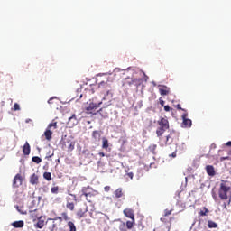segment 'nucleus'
Wrapping results in <instances>:
<instances>
[{"instance_id": "864d4df0", "label": "nucleus", "mask_w": 231, "mask_h": 231, "mask_svg": "<svg viewBox=\"0 0 231 231\" xmlns=\"http://www.w3.org/2000/svg\"><path fill=\"white\" fill-rule=\"evenodd\" d=\"M161 221H162V223H165V217H161Z\"/></svg>"}, {"instance_id": "6e6d98bb", "label": "nucleus", "mask_w": 231, "mask_h": 231, "mask_svg": "<svg viewBox=\"0 0 231 231\" xmlns=\"http://www.w3.org/2000/svg\"><path fill=\"white\" fill-rule=\"evenodd\" d=\"M22 214H26V212H22Z\"/></svg>"}, {"instance_id": "de8ad7c7", "label": "nucleus", "mask_w": 231, "mask_h": 231, "mask_svg": "<svg viewBox=\"0 0 231 231\" xmlns=\"http://www.w3.org/2000/svg\"><path fill=\"white\" fill-rule=\"evenodd\" d=\"M99 156H101V158H104V156H106V153H104V152H100Z\"/></svg>"}, {"instance_id": "f704fd0d", "label": "nucleus", "mask_w": 231, "mask_h": 231, "mask_svg": "<svg viewBox=\"0 0 231 231\" xmlns=\"http://www.w3.org/2000/svg\"><path fill=\"white\" fill-rule=\"evenodd\" d=\"M51 127H53L54 129H57V122H53V123L49 124L47 129L51 130Z\"/></svg>"}, {"instance_id": "3c124183", "label": "nucleus", "mask_w": 231, "mask_h": 231, "mask_svg": "<svg viewBox=\"0 0 231 231\" xmlns=\"http://www.w3.org/2000/svg\"><path fill=\"white\" fill-rule=\"evenodd\" d=\"M226 145H227V147H231V141L227 142Z\"/></svg>"}, {"instance_id": "ddd939ff", "label": "nucleus", "mask_w": 231, "mask_h": 231, "mask_svg": "<svg viewBox=\"0 0 231 231\" xmlns=\"http://www.w3.org/2000/svg\"><path fill=\"white\" fill-rule=\"evenodd\" d=\"M187 116H189L187 113H184L182 115V125H184V127H192V120L187 118Z\"/></svg>"}, {"instance_id": "9d476101", "label": "nucleus", "mask_w": 231, "mask_h": 231, "mask_svg": "<svg viewBox=\"0 0 231 231\" xmlns=\"http://www.w3.org/2000/svg\"><path fill=\"white\" fill-rule=\"evenodd\" d=\"M21 185H23V176L21 175V173H17L13 180V187H14V189H17L21 187Z\"/></svg>"}, {"instance_id": "58836bf2", "label": "nucleus", "mask_w": 231, "mask_h": 231, "mask_svg": "<svg viewBox=\"0 0 231 231\" xmlns=\"http://www.w3.org/2000/svg\"><path fill=\"white\" fill-rule=\"evenodd\" d=\"M171 110H172V108H171V106H169V105L164 106V111L169 112V111H171Z\"/></svg>"}, {"instance_id": "423d86ee", "label": "nucleus", "mask_w": 231, "mask_h": 231, "mask_svg": "<svg viewBox=\"0 0 231 231\" xmlns=\"http://www.w3.org/2000/svg\"><path fill=\"white\" fill-rule=\"evenodd\" d=\"M63 151H68V152H71L75 149V142L70 139H65L62 143Z\"/></svg>"}, {"instance_id": "0eeeda50", "label": "nucleus", "mask_w": 231, "mask_h": 231, "mask_svg": "<svg viewBox=\"0 0 231 231\" xmlns=\"http://www.w3.org/2000/svg\"><path fill=\"white\" fill-rule=\"evenodd\" d=\"M134 82H136V79H133L130 77L125 78V79H123L122 87L124 88V89H125V91H127V90H129L131 86H133V84H134Z\"/></svg>"}, {"instance_id": "5701e85b", "label": "nucleus", "mask_w": 231, "mask_h": 231, "mask_svg": "<svg viewBox=\"0 0 231 231\" xmlns=\"http://www.w3.org/2000/svg\"><path fill=\"white\" fill-rule=\"evenodd\" d=\"M115 197L116 199H120V198H124V189L122 188H119L117 189H116V191L114 192Z\"/></svg>"}, {"instance_id": "1a4fd4ad", "label": "nucleus", "mask_w": 231, "mask_h": 231, "mask_svg": "<svg viewBox=\"0 0 231 231\" xmlns=\"http://www.w3.org/2000/svg\"><path fill=\"white\" fill-rule=\"evenodd\" d=\"M119 230L120 231H127V230H131L133 228V226H134V224H133V222H128L126 221V224L125 222L122 221V220H119Z\"/></svg>"}, {"instance_id": "c756f323", "label": "nucleus", "mask_w": 231, "mask_h": 231, "mask_svg": "<svg viewBox=\"0 0 231 231\" xmlns=\"http://www.w3.org/2000/svg\"><path fill=\"white\" fill-rule=\"evenodd\" d=\"M43 178H44V180H47V181H51V173L45 171L43 173Z\"/></svg>"}, {"instance_id": "c9c22d12", "label": "nucleus", "mask_w": 231, "mask_h": 231, "mask_svg": "<svg viewBox=\"0 0 231 231\" xmlns=\"http://www.w3.org/2000/svg\"><path fill=\"white\" fill-rule=\"evenodd\" d=\"M53 152H48L47 153H46V156H45V158H46V160H50V158H52V156H53Z\"/></svg>"}, {"instance_id": "e433bc0d", "label": "nucleus", "mask_w": 231, "mask_h": 231, "mask_svg": "<svg viewBox=\"0 0 231 231\" xmlns=\"http://www.w3.org/2000/svg\"><path fill=\"white\" fill-rule=\"evenodd\" d=\"M14 111H19L21 109V106H19V104L15 103L14 105Z\"/></svg>"}, {"instance_id": "2eb2a0df", "label": "nucleus", "mask_w": 231, "mask_h": 231, "mask_svg": "<svg viewBox=\"0 0 231 231\" xmlns=\"http://www.w3.org/2000/svg\"><path fill=\"white\" fill-rule=\"evenodd\" d=\"M87 213H88V208H79L77 211L76 216H77L78 219H82V217H86Z\"/></svg>"}, {"instance_id": "b1692460", "label": "nucleus", "mask_w": 231, "mask_h": 231, "mask_svg": "<svg viewBox=\"0 0 231 231\" xmlns=\"http://www.w3.org/2000/svg\"><path fill=\"white\" fill-rule=\"evenodd\" d=\"M12 226L14 228H23V226H24V221L23 220L15 221L12 224Z\"/></svg>"}, {"instance_id": "8fccbe9b", "label": "nucleus", "mask_w": 231, "mask_h": 231, "mask_svg": "<svg viewBox=\"0 0 231 231\" xmlns=\"http://www.w3.org/2000/svg\"><path fill=\"white\" fill-rule=\"evenodd\" d=\"M53 98H54V97H51V98L48 100V104H51V102L53 101Z\"/></svg>"}, {"instance_id": "c03bdc74", "label": "nucleus", "mask_w": 231, "mask_h": 231, "mask_svg": "<svg viewBox=\"0 0 231 231\" xmlns=\"http://www.w3.org/2000/svg\"><path fill=\"white\" fill-rule=\"evenodd\" d=\"M134 174H133V172H129L127 173V177L130 178V180H133Z\"/></svg>"}, {"instance_id": "4d7b16f0", "label": "nucleus", "mask_w": 231, "mask_h": 231, "mask_svg": "<svg viewBox=\"0 0 231 231\" xmlns=\"http://www.w3.org/2000/svg\"><path fill=\"white\" fill-rule=\"evenodd\" d=\"M99 111H102V108H100Z\"/></svg>"}, {"instance_id": "39448f33", "label": "nucleus", "mask_w": 231, "mask_h": 231, "mask_svg": "<svg viewBox=\"0 0 231 231\" xmlns=\"http://www.w3.org/2000/svg\"><path fill=\"white\" fill-rule=\"evenodd\" d=\"M180 138V134L178 132L171 130L170 134L165 137V145H171L174 140H178Z\"/></svg>"}, {"instance_id": "aec40b11", "label": "nucleus", "mask_w": 231, "mask_h": 231, "mask_svg": "<svg viewBox=\"0 0 231 231\" xmlns=\"http://www.w3.org/2000/svg\"><path fill=\"white\" fill-rule=\"evenodd\" d=\"M70 201H71V198L68 197L66 208H68L69 210H71V212H73V210H75V203L70 202Z\"/></svg>"}, {"instance_id": "bb28decb", "label": "nucleus", "mask_w": 231, "mask_h": 231, "mask_svg": "<svg viewBox=\"0 0 231 231\" xmlns=\"http://www.w3.org/2000/svg\"><path fill=\"white\" fill-rule=\"evenodd\" d=\"M210 211L208 210V208H203V209H201L199 212V216H208V213H209Z\"/></svg>"}, {"instance_id": "20e7f679", "label": "nucleus", "mask_w": 231, "mask_h": 231, "mask_svg": "<svg viewBox=\"0 0 231 231\" xmlns=\"http://www.w3.org/2000/svg\"><path fill=\"white\" fill-rule=\"evenodd\" d=\"M98 88L101 91H106L105 97H108V98H113V90H111V85H109V83L101 81L98 84Z\"/></svg>"}, {"instance_id": "f257e3e1", "label": "nucleus", "mask_w": 231, "mask_h": 231, "mask_svg": "<svg viewBox=\"0 0 231 231\" xmlns=\"http://www.w3.org/2000/svg\"><path fill=\"white\" fill-rule=\"evenodd\" d=\"M230 190H231V188L228 185V181L221 180L220 187L218 189V198L226 201V199H228V192H230Z\"/></svg>"}, {"instance_id": "4468645a", "label": "nucleus", "mask_w": 231, "mask_h": 231, "mask_svg": "<svg viewBox=\"0 0 231 231\" xmlns=\"http://www.w3.org/2000/svg\"><path fill=\"white\" fill-rule=\"evenodd\" d=\"M159 93L162 97H165V96L169 95V93H171V88H169L167 86H163V85L160 86L159 87Z\"/></svg>"}, {"instance_id": "dca6fc26", "label": "nucleus", "mask_w": 231, "mask_h": 231, "mask_svg": "<svg viewBox=\"0 0 231 231\" xmlns=\"http://www.w3.org/2000/svg\"><path fill=\"white\" fill-rule=\"evenodd\" d=\"M31 185H39V175L33 173L30 176L29 180Z\"/></svg>"}, {"instance_id": "a878e982", "label": "nucleus", "mask_w": 231, "mask_h": 231, "mask_svg": "<svg viewBox=\"0 0 231 231\" xmlns=\"http://www.w3.org/2000/svg\"><path fill=\"white\" fill-rule=\"evenodd\" d=\"M102 149H109V141L107 138H103Z\"/></svg>"}, {"instance_id": "f8f14e48", "label": "nucleus", "mask_w": 231, "mask_h": 231, "mask_svg": "<svg viewBox=\"0 0 231 231\" xmlns=\"http://www.w3.org/2000/svg\"><path fill=\"white\" fill-rule=\"evenodd\" d=\"M100 104L102 103H99L98 105L97 103H90L88 106L86 107L87 113L93 115V111H95V109H98V107H100Z\"/></svg>"}, {"instance_id": "7ed1b4c3", "label": "nucleus", "mask_w": 231, "mask_h": 231, "mask_svg": "<svg viewBox=\"0 0 231 231\" xmlns=\"http://www.w3.org/2000/svg\"><path fill=\"white\" fill-rule=\"evenodd\" d=\"M82 195L85 196L88 203H91V198H95V190L90 186L83 187L81 189Z\"/></svg>"}, {"instance_id": "603ef678", "label": "nucleus", "mask_w": 231, "mask_h": 231, "mask_svg": "<svg viewBox=\"0 0 231 231\" xmlns=\"http://www.w3.org/2000/svg\"><path fill=\"white\" fill-rule=\"evenodd\" d=\"M223 207H224V208L226 210V202H224V203H223Z\"/></svg>"}, {"instance_id": "9b49d317", "label": "nucleus", "mask_w": 231, "mask_h": 231, "mask_svg": "<svg viewBox=\"0 0 231 231\" xmlns=\"http://www.w3.org/2000/svg\"><path fill=\"white\" fill-rule=\"evenodd\" d=\"M102 138V134L98 130H95L92 132V142L93 143L97 144L100 142Z\"/></svg>"}, {"instance_id": "393cba45", "label": "nucleus", "mask_w": 231, "mask_h": 231, "mask_svg": "<svg viewBox=\"0 0 231 231\" xmlns=\"http://www.w3.org/2000/svg\"><path fill=\"white\" fill-rule=\"evenodd\" d=\"M35 226L36 228H42L44 226V220H42V217L38 218V222Z\"/></svg>"}, {"instance_id": "49530a36", "label": "nucleus", "mask_w": 231, "mask_h": 231, "mask_svg": "<svg viewBox=\"0 0 231 231\" xmlns=\"http://www.w3.org/2000/svg\"><path fill=\"white\" fill-rule=\"evenodd\" d=\"M176 107H177V109H179V110L185 111V109L181 108V106H180V104H178V105L176 106Z\"/></svg>"}, {"instance_id": "6ab92c4d", "label": "nucleus", "mask_w": 231, "mask_h": 231, "mask_svg": "<svg viewBox=\"0 0 231 231\" xmlns=\"http://www.w3.org/2000/svg\"><path fill=\"white\" fill-rule=\"evenodd\" d=\"M79 124V121L77 120V116L73 114L69 118V125H71V127L77 125Z\"/></svg>"}, {"instance_id": "ea45409f", "label": "nucleus", "mask_w": 231, "mask_h": 231, "mask_svg": "<svg viewBox=\"0 0 231 231\" xmlns=\"http://www.w3.org/2000/svg\"><path fill=\"white\" fill-rule=\"evenodd\" d=\"M5 79H6V80H9L10 84H12V76L6 75Z\"/></svg>"}, {"instance_id": "412c9836", "label": "nucleus", "mask_w": 231, "mask_h": 231, "mask_svg": "<svg viewBox=\"0 0 231 231\" xmlns=\"http://www.w3.org/2000/svg\"><path fill=\"white\" fill-rule=\"evenodd\" d=\"M44 136H45V140H47L48 142H51V138H53V132H51V130L47 128L44 132Z\"/></svg>"}, {"instance_id": "72a5a7b5", "label": "nucleus", "mask_w": 231, "mask_h": 231, "mask_svg": "<svg viewBox=\"0 0 231 231\" xmlns=\"http://www.w3.org/2000/svg\"><path fill=\"white\" fill-rule=\"evenodd\" d=\"M171 214H172V209H165L163 217H167L171 216Z\"/></svg>"}, {"instance_id": "473e14b6", "label": "nucleus", "mask_w": 231, "mask_h": 231, "mask_svg": "<svg viewBox=\"0 0 231 231\" xmlns=\"http://www.w3.org/2000/svg\"><path fill=\"white\" fill-rule=\"evenodd\" d=\"M51 192L52 194H59V186L52 187V188L51 189Z\"/></svg>"}, {"instance_id": "4be33fe9", "label": "nucleus", "mask_w": 231, "mask_h": 231, "mask_svg": "<svg viewBox=\"0 0 231 231\" xmlns=\"http://www.w3.org/2000/svg\"><path fill=\"white\" fill-rule=\"evenodd\" d=\"M23 152L24 156L30 155V143H28V142H26L25 144L23 145Z\"/></svg>"}, {"instance_id": "cd10ccee", "label": "nucleus", "mask_w": 231, "mask_h": 231, "mask_svg": "<svg viewBox=\"0 0 231 231\" xmlns=\"http://www.w3.org/2000/svg\"><path fill=\"white\" fill-rule=\"evenodd\" d=\"M208 228H217V224L212 220L208 221Z\"/></svg>"}, {"instance_id": "37998d69", "label": "nucleus", "mask_w": 231, "mask_h": 231, "mask_svg": "<svg viewBox=\"0 0 231 231\" xmlns=\"http://www.w3.org/2000/svg\"><path fill=\"white\" fill-rule=\"evenodd\" d=\"M104 190H105V192H109V190H111V187L110 186H106L104 188Z\"/></svg>"}, {"instance_id": "a211bd4d", "label": "nucleus", "mask_w": 231, "mask_h": 231, "mask_svg": "<svg viewBox=\"0 0 231 231\" xmlns=\"http://www.w3.org/2000/svg\"><path fill=\"white\" fill-rule=\"evenodd\" d=\"M206 172L208 176H216V170L214 169V166L208 165L206 166Z\"/></svg>"}, {"instance_id": "2f4dec72", "label": "nucleus", "mask_w": 231, "mask_h": 231, "mask_svg": "<svg viewBox=\"0 0 231 231\" xmlns=\"http://www.w3.org/2000/svg\"><path fill=\"white\" fill-rule=\"evenodd\" d=\"M32 162H33L34 163H41V162H42V159H41L39 156H34L32 158Z\"/></svg>"}, {"instance_id": "09e8293b", "label": "nucleus", "mask_w": 231, "mask_h": 231, "mask_svg": "<svg viewBox=\"0 0 231 231\" xmlns=\"http://www.w3.org/2000/svg\"><path fill=\"white\" fill-rule=\"evenodd\" d=\"M57 219H59V221H62V217H57L56 218H54V221H57Z\"/></svg>"}, {"instance_id": "c85d7f7f", "label": "nucleus", "mask_w": 231, "mask_h": 231, "mask_svg": "<svg viewBox=\"0 0 231 231\" xmlns=\"http://www.w3.org/2000/svg\"><path fill=\"white\" fill-rule=\"evenodd\" d=\"M158 145L156 144H152L149 146V151L152 152V154H156V149Z\"/></svg>"}, {"instance_id": "7c9ffc66", "label": "nucleus", "mask_w": 231, "mask_h": 231, "mask_svg": "<svg viewBox=\"0 0 231 231\" xmlns=\"http://www.w3.org/2000/svg\"><path fill=\"white\" fill-rule=\"evenodd\" d=\"M68 226L69 227V231H77V227L73 222L69 221Z\"/></svg>"}, {"instance_id": "6e6552de", "label": "nucleus", "mask_w": 231, "mask_h": 231, "mask_svg": "<svg viewBox=\"0 0 231 231\" xmlns=\"http://www.w3.org/2000/svg\"><path fill=\"white\" fill-rule=\"evenodd\" d=\"M123 214H124V216H125V217H128L129 219H131V220H128V222H133V225H134V223H135L134 210L127 208L123 210Z\"/></svg>"}, {"instance_id": "f3484780", "label": "nucleus", "mask_w": 231, "mask_h": 231, "mask_svg": "<svg viewBox=\"0 0 231 231\" xmlns=\"http://www.w3.org/2000/svg\"><path fill=\"white\" fill-rule=\"evenodd\" d=\"M31 217L32 221H36L37 219H41V217H42V215L39 213V210L35 209L33 211H31Z\"/></svg>"}, {"instance_id": "a18cd8bd", "label": "nucleus", "mask_w": 231, "mask_h": 231, "mask_svg": "<svg viewBox=\"0 0 231 231\" xmlns=\"http://www.w3.org/2000/svg\"><path fill=\"white\" fill-rule=\"evenodd\" d=\"M69 196L72 197L73 201H77V195H75V194H69Z\"/></svg>"}, {"instance_id": "f03ea898", "label": "nucleus", "mask_w": 231, "mask_h": 231, "mask_svg": "<svg viewBox=\"0 0 231 231\" xmlns=\"http://www.w3.org/2000/svg\"><path fill=\"white\" fill-rule=\"evenodd\" d=\"M158 125L159 127L156 130V134L158 138H162L165 131H167V129H169L170 127L169 120H167V118L165 117H162L161 118V120L158 121Z\"/></svg>"}, {"instance_id": "4c0bfd02", "label": "nucleus", "mask_w": 231, "mask_h": 231, "mask_svg": "<svg viewBox=\"0 0 231 231\" xmlns=\"http://www.w3.org/2000/svg\"><path fill=\"white\" fill-rule=\"evenodd\" d=\"M61 216L65 219V221H68V219H69V217H68V213H62Z\"/></svg>"}, {"instance_id": "a19ab883", "label": "nucleus", "mask_w": 231, "mask_h": 231, "mask_svg": "<svg viewBox=\"0 0 231 231\" xmlns=\"http://www.w3.org/2000/svg\"><path fill=\"white\" fill-rule=\"evenodd\" d=\"M160 104L162 106V107H165V101H163V99L160 98Z\"/></svg>"}, {"instance_id": "5fc2aeb1", "label": "nucleus", "mask_w": 231, "mask_h": 231, "mask_svg": "<svg viewBox=\"0 0 231 231\" xmlns=\"http://www.w3.org/2000/svg\"><path fill=\"white\" fill-rule=\"evenodd\" d=\"M231 199L228 200V205H230Z\"/></svg>"}, {"instance_id": "79ce46f5", "label": "nucleus", "mask_w": 231, "mask_h": 231, "mask_svg": "<svg viewBox=\"0 0 231 231\" xmlns=\"http://www.w3.org/2000/svg\"><path fill=\"white\" fill-rule=\"evenodd\" d=\"M176 151H174L171 154L169 155L170 158H176Z\"/></svg>"}]
</instances>
